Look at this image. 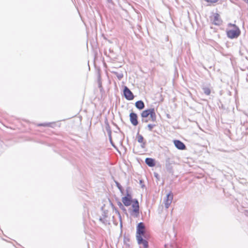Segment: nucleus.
<instances>
[{"instance_id": "nucleus-1", "label": "nucleus", "mask_w": 248, "mask_h": 248, "mask_svg": "<svg viewBox=\"0 0 248 248\" xmlns=\"http://www.w3.org/2000/svg\"><path fill=\"white\" fill-rule=\"evenodd\" d=\"M141 116L142 118H145L150 116L152 121L155 122L156 119V116L155 110L154 108L145 110L141 113Z\"/></svg>"}, {"instance_id": "nucleus-2", "label": "nucleus", "mask_w": 248, "mask_h": 248, "mask_svg": "<svg viewBox=\"0 0 248 248\" xmlns=\"http://www.w3.org/2000/svg\"><path fill=\"white\" fill-rule=\"evenodd\" d=\"M140 235L148 238V235L145 232V227L143 222L139 223L137 226L136 236Z\"/></svg>"}, {"instance_id": "nucleus-3", "label": "nucleus", "mask_w": 248, "mask_h": 248, "mask_svg": "<svg viewBox=\"0 0 248 248\" xmlns=\"http://www.w3.org/2000/svg\"><path fill=\"white\" fill-rule=\"evenodd\" d=\"M132 207L133 209H129L130 214L137 217L139 215V203L136 199H134L132 202Z\"/></svg>"}, {"instance_id": "nucleus-4", "label": "nucleus", "mask_w": 248, "mask_h": 248, "mask_svg": "<svg viewBox=\"0 0 248 248\" xmlns=\"http://www.w3.org/2000/svg\"><path fill=\"white\" fill-rule=\"evenodd\" d=\"M241 31L238 28H235L234 30H231L227 31V36L231 39L236 38L240 34Z\"/></svg>"}, {"instance_id": "nucleus-5", "label": "nucleus", "mask_w": 248, "mask_h": 248, "mask_svg": "<svg viewBox=\"0 0 248 248\" xmlns=\"http://www.w3.org/2000/svg\"><path fill=\"white\" fill-rule=\"evenodd\" d=\"M175 164L174 161L170 158H167L165 161V167L167 170L170 172L172 173L173 172V165Z\"/></svg>"}, {"instance_id": "nucleus-6", "label": "nucleus", "mask_w": 248, "mask_h": 248, "mask_svg": "<svg viewBox=\"0 0 248 248\" xmlns=\"http://www.w3.org/2000/svg\"><path fill=\"white\" fill-rule=\"evenodd\" d=\"M147 238H145L143 236L137 235L136 236V239L137 240L138 244L139 245H142L143 248H148V242L147 241Z\"/></svg>"}, {"instance_id": "nucleus-7", "label": "nucleus", "mask_w": 248, "mask_h": 248, "mask_svg": "<svg viewBox=\"0 0 248 248\" xmlns=\"http://www.w3.org/2000/svg\"><path fill=\"white\" fill-rule=\"evenodd\" d=\"M124 95L125 98L128 100H132L134 98L133 93L126 86H125L124 88Z\"/></svg>"}, {"instance_id": "nucleus-8", "label": "nucleus", "mask_w": 248, "mask_h": 248, "mask_svg": "<svg viewBox=\"0 0 248 248\" xmlns=\"http://www.w3.org/2000/svg\"><path fill=\"white\" fill-rule=\"evenodd\" d=\"M173 194L171 192H170L169 193L167 194L164 201V204L166 208H168L171 203L173 199Z\"/></svg>"}, {"instance_id": "nucleus-9", "label": "nucleus", "mask_w": 248, "mask_h": 248, "mask_svg": "<svg viewBox=\"0 0 248 248\" xmlns=\"http://www.w3.org/2000/svg\"><path fill=\"white\" fill-rule=\"evenodd\" d=\"M222 23L220 15L217 13H215L214 15V17L213 20V23L217 26L220 25Z\"/></svg>"}, {"instance_id": "nucleus-10", "label": "nucleus", "mask_w": 248, "mask_h": 248, "mask_svg": "<svg viewBox=\"0 0 248 248\" xmlns=\"http://www.w3.org/2000/svg\"><path fill=\"white\" fill-rule=\"evenodd\" d=\"M129 117L131 124L134 126L137 125L138 124L137 114L134 112H131Z\"/></svg>"}, {"instance_id": "nucleus-11", "label": "nucleus", "mask_w": 248, "mask_h": 248, "mask_svg": "<svg viewBox=\"0 0 248 248\" xmlns=\"http://www.w3.org/2000/svg\"><path fill=\"white\" fill-rule=\"evenodd\" d=\"M175 147L179 150H183L186 149V146L184 143L179 140H174L173 141Z\"/></svg>"}, {"instance_id": "nucleus-12", "label": "nucleus", "mask_w": 248, "mask_h": 248, "mask_svg": "<svg viewBox=\"0 0 248 248\" xmlns=\"http://www.w3.org/2000/svg\"><path fill=\"white\" fill-rule=\"evenodd\" d=\"M133 200L129 199V198H127V197H123L122 199V201L125 206H130L133 202Z\"/></svg>"}, {"instance_id": "nucleus-13", "label": "nucleus", "mask_w": 248, "mask_h": 248, "mask_svg": "<svg viewBox=\"0 0 248 248\" xmlns=\"http://www.w3.org/2000/svg\"><path fill=\"white\" fill-rule=\"evenodd\" d=\"M145 163L149 167H152L155 166V159L151 158H146L145 159Z\"/></svg>"}, {"instance_id": "nucleus-14", "label": "nucleus", "mask_w": 248, "mask_h": 248, "mask_svg": "<svg viewBox=\"0 0 248 248\" xmlns=\"http://www.w3.org/2000/svg\"><path fill=\"white\" fill-rule=\"evenodd\" d=\"M135 106L138 109L141 110L144 108L145 105L142 101L139 100L136 102Z\"/></svg>"}, {"instance_id": "nucleus-15", "label": "nucleus", "mask_w": 248, "mask_h": 248, "mask_svg": "<svg viewBox=\"0 0 248 248\" xmlns=\"http://www.w3.org/2000/svg\"><path fill=\"white\" fill-rule=\"evenodd\" d=\"M138 141L142 143L141 147L144 148L145 145V142H143V137L142 135H140L139 133L137 134Z\"/></svg>"}, {"instance_id": "nucleus-16", "label": "nucleus", "mask_w": 248, "mask_h": 248, "mask_svg": "<svg viewBox=\"0 0 248 248\" xmlns=\"http://www.w3.org/2000/svg\"><path fill=\"white\" fill-rule=\"evenodd\" d=\"M202 89L204 92V93L207 95H209L210 93H211V90L209 88L207 87H203L202 88Z\"/></svg>"}, {"instance_id": "nucleus-17", "label": "nucleus", "mask_w": 248, "mask_h": 248, "mask_svg": "<svg viewBox=\"0 0 248 248\" xmlns=\"http://www.w3.org/2000/svg\"><path fill=\"white\" fill-rule=\"evenodd\" d=\"M113 73L119 80H121L124 77V75L122 72H114Z\"/></svg>"}, {"instance_id": "nucleus-18", "label": "nucleus", "mask_w": 248, "mask_h": 248, "mask_svg": "<svg viewBox=\"0 0 248 248\" xmlns=\"http://www.w3.org/2000/svg\"><path fill=\"white\" fill-rule=\"evenodd\" d=\"M115 183L116 184V186L119 189L120 192L122 193H123L124 189H123V187L122 186L120 185V184L119 182H118L117 181H115Z\"/></svg>"}, {"instance_id": "nucleus-19", "label": "nucleus", "mask_w": 248, "mask_h": 248, "mask_svg": "<svg viewBox=\"0 0 248 248\" xmlns=\"http://www.w3.org/2000/svg\"><path fill=\"white\" fill-rule=\"evenodd\" d=\"M106 128L107 131L108 135L109 140H111V131L110 127L108 125Z\"/></svg>"}, {"instance_id": "nucleus-20", "label": "nucleus", "mask_w": 248, "mask_h": 248, "mask_svg": "<svg viewBox=\"0 0 248 248\" xmlns=\"http://www.w3.org/2000/svg\"><path fill=\"white\" fill-rule=\"evenodd\" d=\"M155 126V124H149L147 125L148 129L149 131H151L153 129V128Z\"/></svg>"}, {"instance_id": "nucleus-21", "label": "nucleus", "mask_w": 248, "mask_h": 248, "mask_svg": "<svg viewBox=\"0 0 248 248\" xmlns=\"http://www.w3.org/2000/svg\"><path fill=\"white\" fill-rule=\"evenodd\" d=\"M118 206H119V207L122 209L123 210V211H126V209L125 208V207H124V205L121 202H119L118 203Z\"/></svg>"}, {"instance_id": "nucleus-22", "label": "nucleus", "mask_w": 248, "mask_h": 248, "mask_svg": "<svg viewBox=\"0 0 248 248\" xmlns=\"http://www.w3.org/2000/svg\"><path fill=\"white\" fill-rule=\"evenodd\" d=\"M124 197H127V198H129V199L132 200V196L130 194H129L127 190L126 195Z\"/></svg>"}, {"instance_id": "nucleus-23", "label": "nucleus", "mask_w": 248, "mask_h": 248, "mask_svg": "<svg viewBox=\"0 0 248 248\" xmlns=\"http://www.w3.org/2000/svg\"><path fill=\"white\" fill-rule=\"evenodd\" d=\"M205 1L210 3H216L218 0H205Z\"/></svg>"}, {"instance_id": "nucleus-24", "label": "nucleus", "mask_w": 248, "mask_h": 248, "mask_svg": "<svg viewBox=\"0 0 248 248\" xmlns=\"http://www.w3.org/2000/svg\"><path fill=\"white\" fill-rule=\"evenodd\" d=\"M50 124H51L50 123H44V124H39V125L44 126H49L50 125Z\"/></svg>"}, {"instance_id": "nucleus-25", "label": "nucleus", "mask_w": 248, "mask_h": 248, "mask_svg": "<svg viewBox=\"0 0 248 248\" xmlns=\"http://www.w3.org/2000/svg\"><path fill=\"white\" fill-rule=\"evenodd\" d=\"M228 26L229 27H234V28H238V27H237L235 24H232V23H229L228 24Z\"/></svg>"}, {"instance_id": "nucleus-26", "label": "nucleus", "mask_w": 248, "mask_h": 248, "mask_svg": "<svg viewBox=\"0 0 248 248\" xmlns=\"http://www.w3.org/2000/svg\"><path fill=\"white\" fill-rule=\"evenodd\" d=\"M99 220L102 222L103 223H106V220L105 219V217L104 218H102V217H100L99 218Z\"/></svg>"}, {"instance_id": "nucleus-27", "label": "nucleus", "mask_w": 248, "mask_h": 248, "mask_svg": "<svg viewBox=\"0 0 248 248\" xmlns=\"http://www.w3.org/2000/svg\"><path fill=\"white\" fill-rule=\"evenodd\" d=\"M142 121L143 122H145V123H147L148 122V120H144V118H142Z\"/></svg>"}, {"instance_id": "nucleus-28", "label": "nucleus", "mask_w": 248, "mask_h": 248, "mask_svg": "<svg viewBox=\"0 0 248 248\" xmlns=\"http://www.w3.org/2000/svg\"><path fill=\"white\" fill-rule=\"evenodd\" d=\"M107 1H108V2L110 3H113L112 0H107Z\"/></svg>"}, {"instance_id": "nucleus-29", "label": "nucleus", "mask_w": 248, "mask_h": 248, "mask_svg": "<svg viewBox=\"0 0 248 248\" xmlns=\"http://www.w3.org/2000/svg\"><path fill=\"white\" fill-rule=\"evenodd\" d=\"M110 143L112 145V146H114V144L112 143V138H111V140H110Z\"/></svg>"}, {"instance_id": "nucleus-30", "label": "nucleus", "mask_w": 248, "mask_h": 248, "mask_svg": "<svg viewBox=\"0 0 248 248\" xmlns=\"http://www.w3.org/2000/svg\"><path fill=\"white\" fill-rule=\"evenodd\" d=\"M157 173H155V177H157Z\"/></svg>"}, {"instance_id": "nucleus-31", "label": "nucleus", "mask_w": 248, "mask_h": 248, "mask_svg": "<svg viewBox=\"0 0 248 248\" xmlns=\"http://www.w3.org/2000/svg\"><path fill=\"white\" fill-rule=\"evenodd\" d=\"M142 180H140V183L142 184Z\"/></svg>"}, {"instance_id": "nucleus-32", "label": "nucleus", "mask_w": 248, "mask_h": 248, "mask_svg": "<svg viewBox=\"0 0 248 248\" xmlns=\"http://www.w3.org/2000/svg\"><path fill=\"white\" fill-rule=\"evenodd\" d=\"M116 212H117L120 215L119 212H118L117 210L116 211Z\"/></svg>"}]
</instances>
